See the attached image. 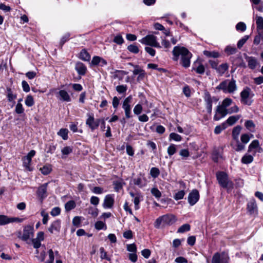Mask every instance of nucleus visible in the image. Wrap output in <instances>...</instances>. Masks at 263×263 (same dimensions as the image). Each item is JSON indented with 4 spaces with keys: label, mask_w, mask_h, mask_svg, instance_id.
Wrapping results in <instances>:
<instances>
[{
    "label": "nucleus",
    "mask_w": 263,
    "mask_h": 263,
    "mask_svg": "<svg viewBox=\"0 0 263 263\" xmlns=\"http://www.w3.org/2000/svg\"><path fill=\"white\" fill-rule=\"evenodd\" d=\"M14 222V218H9L7 216L0 215V226L5 225Z\"/></svg>",
    "instance_id": "obj_20"
},
{
    "label": "nucleus",
    "mask_w": 263,
    "mask_h": 263,
    "mask_svg": "<svg viewBox=\"0 0 263 263\" xmlns=\"http://www.w3.org/2000/svg\"><path fill=\"white\" fill-rule=\"evenodd\" d=\"M259 142L258 140H254L252 141L248 147V152H251L253 149H256L259 147Z\"/></svg>",
    "instance_id": "obj_33"
},
{
    "label": "nucleus",
    "mask_w": 263,
    "mask_h": 263,
    "mask_svg": "<svg viewBox=\"0 0 263 263\" xmlns=\"http://www.w3.org/2000/svg\"><path fill=\"white\" fill-rule=\"evenodd\" d=\"M40 170L43 175H47L50 173L51 167L50 165H46L40 168Z\"/></svg>",
    "instance_id": "obj_37"
},
{
    "label": "nucleus",
    "mask_w": 263,
    "mask_h": 263,
    "mask_svg": "<svg viewBox=\"0 0 263 263\" xmlns=\"http://www.w3.org/2000/svg\"><path fill=\"white\" fill-rule=\"evenodd\" d=\"M49 259L46 261V263H53L54 261V253L52 249L48 251Z\"/></svg>",
    "instance_id": "obj_57"
},
{
    "label": "nucleus",
    "mask_w": 263,
    "mask_h": 263,
    "mask_svg": "<svg viewBox=\"0 0 263 263\" xmlns=\"http://www.w3.org/2000/svg\"><path fill=\"white\" fill-rule=\"evenodd\" d=\"M241 127L240 125H237L232 130V136L234 140L238 141V136L241 130Z\"/></svg>",
    "instance_id": "obj_26"
},
{
    "label": "nucleus",
    "mask_w": 263,
    "mask_h": 263,
    "mask_svg": "<svg viewBox=\"0 0 263 263\" xmlns=\"http://www.w3.org/2000/svg\"><path fill=\"white\" fill-rule=\"evenodd\" d=\"M122 108L124 110L125 117L127 119L130 118L132 116L131 115V106L130 105H123Z\"/></svg>",
    "instance_id": "obj_29"
},
{
    "label": "nucleus",
    "mask_w": 263,
    "mask_h": 263,
    "mask_svg": "<svg viewBox=\"0 0 263 263\" xmlns=\"http://www.w3.org/2000/svg\"><path fill=\"white\" fill-rule=\"evenodd\" d=\"M92 192L96 194H101L103 193V189L99 186H95L92 190Z\"/></svg>",
    "instance_id": "obj_63"
},
{
    "label": "nucleus",
    "mask_w": 263,
    "mask_h": 263,
    "mask_svg": "<svg viewBox=\"0 0 263 263\" xmlns=\"http://www.w3.org/2000/svg\"><path fill=\"white\" fill-rule=\"evenodd\" d=\"M227 127V125H226V123H223L220 125L216 126L214 129V133L216 134H220L222 130L226 129Z\"/></svg>",
    "instance_id": "obj_39"
},
{
    "label": "nucleus",
    "mask_w": 263,
    "mask_h": 263,
    "mask_svg": "<svg viewBox=\"0 0 263 263\" xmlns=\"http://www.w3.org/2000/svg\"><path fill=\"white\" fill-rule=\"evenodd\" d=\"M227 115H228L227 108H224L221 105H218L213 119L215 121H218Z\"/></svg>",
    "instance_id": "obj_11"
},
{
    "label": "nucleus",
    "mask_w": 263,
    "mask_h": 263,
    "mask_svg": "<svg viewBox=\"0 0 263 263\" xmlns=\"http://www.w3.org/2000/svg\"><path fill=\"white\" fill-rule=\"evenodd\" d=\"M245 126L248 130L253 132V130L252 129L255 128V124L253 121L247 120L245 122Z\"/></svg>",
    "instance_id": "obj_43"
},
{
    "label": "nucleus",
    "mask_w": 263,
    "mask_h": 263,
    "mask_svg": "<svg viewBox=\"0 0 263 263\" xmlns=\"http://www.w3.org/2000/svg\"><path fill=\"white\" fill-rule=\"evenodd\" d=\"M26 105L28 107L32 106L34 104V99L32 96L28 95L25 99V101Z\"/></svg>",
    "instance_id": "obj_38"
},
{
    "label": "nucleus",
    "mask_w": 263,
    "mask_h": 263,
    "mask_svg": "<svg viewBox=\"0 0 263 263\" xmlns=\"http://www.w3.org/2000/svg\"><path fill=\"white\" fill-rule=\"evenodd\" d=\"M88 118L86 121V124L90 128L91 131L97 129L100 124V119H95L93 114H88Z\"/></svg>",
    "instance_id": "obj_6"
},
{
    "label": "nucleus",
    "mask_w": 263,
    "mask_h": 263,
    "mask_svg": "<svg viewBox=\"0 0 263 263\" xmlns=\"http://www.w3.org/2000/svg\"><path fill=\"white\" fill-rule=\"evenodd\" d=\"M31 162V160L29 159L26 157H24L23 159L24 166L29 171L31 170L29 167Z\"/></svg>",
    "instance_id": "obj_59"
},
{
    "label": "nucleus",
    "mask_w": 263,
    "mask_h": 263,
    "mask_svg": "<svg viewBox=\"0 0 263 263\" xmlns=\"http://www.w3.org/2000/svg\"><path fill=\"white\" fill-rule=\"evenodd\" d=\"M191 227L188 223H185L181 226L177 230V233H183L190 230Z\"/></svg>",
    "instance_id": "obj_35"
},
{
    "label": "nucleus",
    "mask_w": 263,
    "mask_h": 263,
    "mask_svg": "<svg viewBox=\"0 0 263 263\" xmlns=\"http://www.w3.org/2000/svg\"><path fill=\"white\" fill-rule=\"evenodd\" d=\"M181 47L175 46L173 50V60L177 61L179 59V55H181Z\"/></svg>",
    "instance_id": "obj_25"
},
{
    "label": "nucleus",
    "mask_w": 263,
    "mask_h": 263,
    "mask_svg": "<svg viewBox=\"0 0 263 263\" xmlns=\"http://www.w3.org/2000/svg\"><path fill=\"white\" fill-rule=\"evenodd\" d=\"M33 231L34 230L33 226L29 225L26 226L24 228L23 235L22 236H20L21 235V232H20L18 233L19 235L18 237L24 241H27L30 237H33Z\"/></svg>",
    "instance_id": "obj_7"
},
{
    "label": "nucleus",
    "mask_w": 263,
    "mask_h": 263,
    "mask_svg": "<svg viewBox=\"0 0 263 263\" xmlns=\"http://www.w3.org/2000/svg\"><path fill=\"white\" fill-rule=\"evenodd\" d=\"M236 89V81L233 79L231 80H228V93H233Z\"/></svg>",
    "instance_id": "obj_16"
},
{
    "label": "nucleus",
    "mask_w": 263,
    "mask_h": 263,
    "mask_svg": "<svg viewBox=\"0 0 263 263\" xmlns=\"http://www.w3.org/2000/svg\"><path fill=\"white\" fill-rule=\"evenodd\" d=\"M150 175L154 178H156L160 175V171L157 167H152L150 170Z\"/></svg>",
    "instance_id": "obj_40"
},
{
    "label": "nucleus",
    "mask_w": 263,
    "mask_h": 263,
    "mask_svg": "<svg viewBox=\"0 0 263 263\" xmlns=\"http://www.w3.org/2000/svg\"><path fill=\"white\" fill-rule=\"evenodd\" d=\"M127 89V86L126 85H118L116 88V90L119 93H125Z\"/></svg>",
    "instance_id": "obj_44"
},
{
    "label": "nucleus",
    "mask_w": 263,
    "mask_h": 263,
    "mask_svg": "<svg viewBox=\"0 0 263 263\" xmlns=\"http://www.w3.org/2000/svg\"><path fill=\"white\" fill-rule=\"evenodd\" d=\"M253 156L250 155H245L241 159V162L243 164H248L253 161Z\"/></svg>",
    "instance_id": "obj_23"
},
{
    "label": "nucleus",
    "mask_w": 263,
    "mask_h": 263,
    "mask_svg": "<svg viewBox=\"0 0 263 263\" xmlns=\"http://www.w3.org/2000/svg\"><path fill=\"white\" fill-rule=\"evenodd\" d=\"M75 69L79 75L84 76L85 74L87 68L86 66L81 62H77L75 66Z\"/></svg>",
    "instance_id": "obj_15"
},
{
    "label": "nucleus",
    "mask_w": 263,
    "mask_h": 263,
    "mask_svg": "<svg viewBox=\"0 0 263 263\" xmlns=\"http://www.w3.org/2000/svg\"><path fill=\"white\" fill-rule=\"evenodd\" d=\"M58 98L59 97V99L61 101L68 102H70L71 100L69 95L65 90H60L58 92Z\"/></svg>",
    "instance_id": "obj_14"
},
{
    "label": "nucleus",
    "mask_w": 263,
    "mask_h": 263,
    "mask_svg": "<svg viewBox=\"0 0 263 263\" xmlns=\"http://www.w3.org/2000/svg\"><path fill=\"white\" fill-rule=\"evenodd\" d=\"M47 183L41 185L39 187L38 190L36 192L37 196L40 198L41 200H43L47 196Z\"/></svg>",
    "instance_id": "obj_12"
},
{
    "label": "nucleus",
    "mask_w": 263,
    "mask_h": 263,
    "mask_svg": "<svg viewBox=\"0 0 263 263\" xmlns=\"http://www.w3.org/2000/svg\"><path fill=\"white\" fill-rule=\"evenodd\" d=\"M100 251L101 253L100 257L101 259H105L108 261L110 260V258L107 256V253L103 247H101L100 248Z\"/></svg>",
    "instance_id": "obj_49"
},
{
    "label": "nucleus",
    "mask_w": 263,
    "mask_h": 263,
    "mask_svg": "<svg viewBox=\"0 0 263 263\" xmlns=\"http://www.w3.org/2000/svg\"><path fill=\"white\" fill-rule=\"evenodd\" d=\"M127 50L133 53H138L139 51V48L135 44H130L127 47Z\"/></svg>",
    "instance_id": "obj_41"
},
{
    "label": "nucleus",
    "mask_w": 263,
    "mask_h": 263,
    "mask_svg": "<svg viewBox=\"0 0 263 263\" xmlns=\"http://www.w3.org/2000/svg\"><path fill=\"white\" fill-rule=\"evenodd\" d=\"M230 258L227 254L223 252L215 253L212 259V263H229Z\"/></svg>",
    "instance_id": "obj_5"
},
{
    "label": "nucleus",
    "mask_w": 263,
    "mask_h": 263,
    "mask_svg": "<svg viewBox=\"0 0 263 263\" xmlns=\"http://www.w3.org/2000/svg\"><path fill=\"white\" fill-rule=\"evenodd\" d=\"M95 228L98 230H100L103 229L104 228L106 229V226L103 222L101 221H98L95 223Z\"/></svg>",
    "instance_id": "obj_53"
},
{
    "label": "nucleus",
    "mask_w": 263,
    "mask_h": 263,
    "mask_svg": "<svg viewBox=\"0 0 263 263\" xmlns=\"http://www.w3.org/2000/svg\"><path fill=\"white\" fill-rule=\"evenodd\" d=\"M151 193L157 198H159L161 196V193L157 188H152L151 189Z\"/></svg>",
    "instance_id": "obj_52"
},
{
    "label": "nucleus",
    "mask_w": 263,
    "mask_h": 263,
    "mask_svg": "<svg viewBox=\"0 0 263 263\" xmlns=\"http://www.w3.org/2000/svg\"><path fill=\"white\" fill-rule=\"evenodd\" d=\"M255 20L257 31H260L263 30V17L259 16H256Z\"/></svg>",
    "instance_id": "obj_22"
},
{
    "label": "nucleus",
    "mask_w": 263,
    "mask_h": 263,
    "mask_svg": "<svg viewBox=\"0 0 263 263\" xmlns=\"http://www.w3.org/2000/svg\"><path fill=\"white\" fill-rule=\"evenodd\" d=\"M232 102L233 101L231 99L227 98L223 100L221 105L224 108H227L228 106L231 105Z\"/></svg>",
    "instance_id": "obj_46"
},
{
    "label": "nucleus",
    "mask_w": 263,
    "mask_h": 263,
    "mask_svg": "<svg viewBox=\"0 0 263 263\" xmlns=\"http://www.w3.org/2000/svg\"><path fill=\"white\" fill-rule=\"evenodd\" d=\"M7 97L9 102H12L16 98V95L14 93L10 87L7 88Z\"/></svg>",
    "instance_id": "obj_28"
},
{
    "label": "nucleus",
    "mask_w": 263,
    "mask_h": 263,
    "mask_svg": "<svg viewBox=\"0 0 263 263\" xmlns=\"http://www.w3.org/2000/svg\"><path fill=\"white\" fill-rule=\"evenodd\" d=\"M185 195V192L183 190H181L178 191L177 193L175 194L174 195V199L176 200H180L183 199Z\"/></svg>",
    "instance_id": "obj_51"
},
{
    "label": "nucleus",
    "mask_w": 263,
    "mask_h": 263,
    "mask_svg": "<svg viewBox=\"0 0 263 263\" xmlns=\"http://www.w3.org/2000/svg\"><path fill=\"white\" fill-rule=\"evenodd\" d=\"M61 209L59 207H55L52 209L50 214L53 216H56L60 214Z\"/></svg>",
    "instance_id": "obj_62"
},
{
    "label": "nucleus",
    "mask_w": 263,
    "mask_h": 263,
    "mask_svg": "<svg viewBox=\"0 0 263 263\" xmlns=\"http://www.w3.org/2000/svg\"><path fill=\"white\" fill-rule=\"evenodd\" d=\"M228 114L236 113L239 111V108L237 105H234L229 108H227Z\"/></svg>",
    "instance_id": "obj_55"
},
{
    "label": "nucleus",
    "mask_w": 263,
    "mask_h": 263,
    "mask_svg": "<svg viewBox=\"0 0 263 263\" xmlns=\"http://www.w3.org/2000/svg\"><path fill=\"white\" fill-rule=\"evenodd\" d=\"M176 221L175 217L172 214H166L158 218L155 222V227L159 228L161 224L163 226L171 225Z\"/></svg>",
    "instance_id": "obj_1"
},
{
    "label": "nucleus",
    "mask_w": 263,
    "mask_h": 263,
    "mask_svg": "<svg viewBox=\"0 0 263 263\" xmlns=\"http://www.w3.org/2000/svg\"><path fill=\"white\" fill-rule=\"evenodd\" d=\"M170 138L175 141H180L182 139L181 136L175 133H172L170 134Z\"/></svg>",
    "instance_id": "obj_48"
},
{
    "label": "nucleus",
    "mask_w": 263,
    "mask_h": 263,
    "mask_svg": "<svg viewBox=\"0 0 263 263\" xmlns=\"http://www.w3.org/2000/svg\"><path fill=\"white\" fill-rule=\"evenodd\" d=\"M217 179L219 184L223 188L227 187L228 185V176L227 174L223 172H218L216 174Z\"/></svg>",
    "instance_id": "obj_9"
},
{
    "label": "nucleus",
    "mask_w": 263,
    "mask_h": 263,
    "mask_svg": "<svg viewBox=\"0 0 263 263\" xmlns=\"http://www.w3.org/2000/svg\"><path fill=\"white\" fill-rule=\"evenodd\" d=\"M113 42L118 45H122L124 43V39L120 34L115 36Z\"/></svg>",
    "instance_id": "obj_47"
},
{
    "label": "nucleus",
    "mask_w": 263,
    "mask_h": 263,
    "mask_svg": "<svg viewBox=\"0 0 263 263\" xmlns=\"http://www.w3.org/2000/svg\"><path fill=\"white\" fill-rule=\"evenodd\" d=\"M76 205L73 200H70L65 204V209L66 211H69L75 208Z\"/></svg>",
    "instance_id": "obj_32"
},
{
    "label": "nucleus",
    "mask_w": 263,
    "mask_h": 263,
    "mask_svg": "<svg viewBox=\"0 0 263 263\" xmlns=\"http://www.w3.org/2000/svg\"><path fill=\"white\" fill-rule=\"evenodd\" d=\"M249 37V35H245L237 43V47L240 49L248 40Z\"/></svg>",
    "instance_id": "obj_45"
},
{
    "label": "nucleus",
    "mask_w": 263,
    "mask_h": 263,
    "mask_svg": "<svg viewBox=\"0 0 263 263\" xmlns=\"http://www.w3.org/2000/svg\"><path fill=\"white\" fill-rule=\"evenodd\" d=\"M247 60L249 68L251 69H254L256 67L258 62L255 58L253 57H248L247 58Z\"/></svg>",
    "instance_id": "obj_19"
},
{
    "label": "nucleus",
    "mask_w": 263,
    "mask_h": 263,
    "mask_svg": "<svg viewBox=\"0 0 263 263\" xmlns=\"http://www.w3.org/2000/svg\"><path fill=\"white\" fill-rule=\"evenodd\" d=\"M176 152V145L171 144L167 148V153L170 156L173 155Z\"/></svg>",
    "instance_id": "obj_42"
},
{
    "label": "nucleus",
    "mask_w": 263,
    "mask_h": 263,
    "mask_svg": "<svg viewBox=\"0 0 263 263\" xmlns=\"http://www.w3.org/2000/svg\"><path fill=\"white\" fill-rule=\"evenodd\" d=\"M203 54L205 56L209 58H217L219 57V53L216 51H209L207 50H204L203 51Z\"/></svg>",
    "instance_id": "obj_34"
},
{
    "label": "nucleus",
    "mask_w": 263,
    "mask_h": 263,
    "mask_svg": "<svg viewBox=\"0 0 263 263\" xmlns=\"http://www.w3.org/2000/svg\"><path fill=\"white\" fill-rule=\"evenodd\" d=\"M218 90H222L224 92H228V80H226L221 82L216 88Z\"/></svg>",
    "instance_id": "obj_27"
},
{
    "label": "nucleus",
    "mask_w": 263,
    "mask_h": 263,
    "mask_svg": "<svg viewBox=\"0 0 263 263\" xmlns=\"http://www.w3.org/2000/svg\"><path fill=\"white\" fill-rule=\"evenodd\" d=\"M237 49L234 46H227L224 49V51L228 55L234 54L236 53Z\"/></svg>",
    "instance_id": "obj_30"
},
{
    "label": "nucleus",
    "mask_w": 263,
    "mask_h": 263,
    "mask_svg": "<svg viewBox=\"0 0 263 263\" xmlns=\"http://www.w3.org/2000/svg\"><path fill=\"white\" fill-rule=\"evenodd\" d=\"M236 28L237 30L244 31L246 30V25L243 22H239L236 25Z\"/></svg>",
    "instance_id": "obj_56"
},
{
    "label": "nucleus",
    "mask_w": 263,
    "mask_h": 263,
    "mask_svg": "<svg viewBox=\"0 0 263 263\" xmlns=\"http://www.w3.org/2000/svg\"><path fill=\"white\" fill-rule=\"evenodd\" d=\"M63 155H67L72 152V148L70 146H65L61 151Z\"/></svg>",
    "instance_id": "obj_58"
},
{
    "label": "nucleus",
    "mask_w": 263,
    "mask_h": 263,
    "mask_svg": "<svg viewBox=\"0 0 263 263\" xmlns=\"http://www.w3.org/2000/svg\"><path fill=\"white\" fill-rule=\"evenodd\" d=\"M142 106L141 104H137L134 108L133 111L136 115H140L142 111Z\"/></svg>",
    "instance_id": "obj_50"
},
{
    "label": "nucleus",
    "mask_w": 263,
    "mask_h": 263,
    "mask_svg": "<svg viewBox=\"0 0 263 263\" xmlns=\"http://www.w3.org/2000/svg\"><path fill=\"white\" fill-rule=\"evenodd\" d=\"M229 65L227 63H223L219 65L217 69V71L221 74H223L228 70Z\"/></svg>",
    "instance_id": "obj_31"
},
{
    "label": "nucleus",
    "mask_w": 263,
    "mask_h": 263,
    "mask_svg": "<svg viewBox=\"0 0 263 263\" xmlns=\"http://www.w3.org/2000/svg\"><path fill=\"white\" fill-rule=\"evenodd\" d=\"M15 111L17 114H21L24 112V109L21 103H17L15 106Z\"/></svg>",
    "instance_id": "obj_54"
},
{
    "label": "nucleus",
    "mask_w": 263,
    "mask_h": 263,
    "mask_svg": "<svg viewBox=\"0 0 263 263\" xmlns=\"http://www.w3.org/2000/svg\"><path fill=\"white\" fill-rule=\"evenodd\" d=\"M240 118V115L231 116L224 123H226V125L229 124V125L231 126L234 124Z\"/></svg>",
    "instance_id": "obj_24"
},
{
    "label": "nucleus",
    "mask_w": 263,
    "mask_h": 263,
    "mask_svg": "<svg viewBox=\"0 0 263 263\" xmlns=\"http://www.w3.org/2000/svg\"><path fill=\"white\" fill-rule=\"evenodd\" d=\"M140 42L143 44L149 45L152 47L160 48L159 43L157 41V37L154 35H147L140 40Z\"/></svg>",
    "instance_id": "obj_3"
},
{
    "label": "nucleus",
    "mask_w": 263,
    "mask_h": 263,
    "mask_svg": "<svg viewBox=\"0 0 263 263\" xmlns=\"http://www.w3.org/2000/svg\"><path fill=\"white\" fill-rule=\"evenodd\" d=\"M247 209L250 214H253L257 210V204L254 199L251 200L247 204Z\"/></svg>",
    "instance_id": "obj_18"
},
{
    "label": "nucleus",
    "mask_w": 263,
    "mask_h": 263,
    "mask_svg": "<svg viewBox=\"0 0 263 263\" xmlns=\"http://www.w3.org/2000/svg\"><path fill=\"white\" fill-rule=\"evenodd\" d=\"M251 91V89L246 87L243 90L240 92L241 102L244 104L247 105H251L252 103V101L249 100V97Z\"/></svg>",
    "instance_id": "obj_8"
},
{
    "label": "nucleus",
    "mask_w": 263,
    "mask_h": 263,
    "mask_svg": "<svg viewBox=\"0 0 263 263\" xmlns=\"http://www.w3.org/2000/svg\"><path fill=\"white\" fill-rule=\"evenodd\" d=\"M250 137L247 134H242L241 136V141L244 143H247L250 140Z\"/></svg>",
    "instance_id": "obj_60"
},
{
    "label": "nucleus",
    "mask_w": 263,
    "mask_h": 263,
    "mask_svg": "<svg viewBox=\"0 0 263 263\" xmlns=\"http://www.w3.org/2000/svg\"><path fill=\"white\" fill-rule=\"evenodd\" d=\"M61 227V221L59 220L53 221L48 230L51 233H53L54 231H59Z\"/></svg>",
    "instance_id": "obj_17"
},
{
    "label": "nucleus",
    "mask_w": 263,
    "mask_h": 263,
    "mask_svg": "<svg viewBox=\"0 0 263 263\" xmlns=\"http://www.w3.org/2000/svg\"><path fill=\"white\" fill-rule=\"evenodd\" d=\"M79 57L81 60L84 61H89L90 60V55L85 49L81 50Z\"/></svg>",
    "instance_id": "obj_21"
},
{
    "label": "nucleus",
    "mask_w": 263,
    "mask_h": 263,
    "mask_svg": "<svg viewBox=\"0 0 263 263\" xmlns=\"http://www.w3.org/2000/svg\"><path fill=\"white\" fill-rule=\"evenodd\" d=\"M199 193L197 190L194 189L189 193L187 200L191 205L195 204L199 199Z\"/></svg>",
    "instance_id": "obj_10"
},
{
    "label": "nucleus",
    "mask_w": 263,
    "mask_h": 263,
    "mask_svg": "<svg viewBox=\"0 0 263 263\" xmlns=\"http://www.w3.org/2000/svg\"><path fill=\"white\" fill-rule=\"evenodd\" d=\"M114 204V195L108 194L104 198L102 206L104 209H110L113 206Z\"/></svg>",
    "instance_id": "obj_13"
},
{
    "label": "nucleus",
    "mask_w": 263,
    "mask_h": 263,
    "mask_svg": "<svg viewBox=\"0 0 263 263\" xmlns=\"http://www.w3.org/2000/svg\"><path fill=\"white\" fill-rule=\"evenodd\" d=\"M41 215L43 216V223L46 224L48 220V214L44 210L41 212Z\"/></svg>",
    "instance_id": "obj_61"
},
{
    "label": "nucleus",
    "mask_w": 263,
    "mask_h": 263,
    "mask_svg": "<svg viewBox=\"0 0 263 263\" xmlns=\"http://www.w3.org/2000/svg\"><path fill=\"white\" fill-rule=\"evenodd\" d=\"M192 57V54L187 48L184 47H181L180 64L183 67L187 68L190 66V60Z\"/></svg>",
    "instance_id": "obj_2"
},
{
    "label": "nucleus",
    "mask_w": 263,
    "mask_h": 263,
    "mask_svg": "<svg viewBox=\"0 0 263 263\" xmlns=\"http://www.w3.org/2000/svg\"><path fill=\"white\" fill-rule=\"evenodd\" d=\"M203 99L205 103L208 112L211 114L212 110V103L213 102H217L218 99L215 97H211L210 93L208 91L204 92Z\"/></svg>",
    "instance_id": "obj_4"
},
{
    "label": "nucleus",
    "mask_w": 263,
    "mask_h": 263,
    "mask_svg": "<svg viewBox=\"0 0 263 263\" xmlns=\"http://www.w3.org/2000/svg\"><path fill=\"white\" fill-rule=\"evenodd\" d=\"M22 85L23 89L25 92H28L30 91V86L26 81H23L22 82Z\"/></svg>",
    "instance_id": "obj_64"
},
{
    "label": "nucleus",
    "mask_w": 263,
    "mask_h": 263,
    "mask_svg": "<svg viewBox=\"0 0 263 263\" xmlns=\"http://www.w3.org/2000/svg\"><path fill=\"white\" fill-rule=\"evenodd\" d=\"M68 130L66 128H61L58 133V135L61 136L63 140H67L68 139Z\"/></svg>",
    "instance_id": "obj_36"
}]
</instances>
